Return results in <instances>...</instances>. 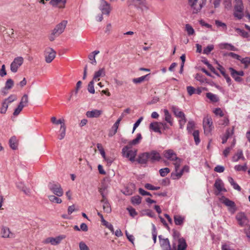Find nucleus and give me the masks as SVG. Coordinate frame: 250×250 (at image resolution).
<instances>
[{
  "mask_svg": "<svg viewBox=\"0 0 250 250\" xmlns=\"http://www.w3.org/2000/svg\"><path fill=\"white\" fill-rule=\"evenodd\" d=\"M164 156L173 162L175 169L179 168L182 163V159L177 156L176 154L172 149H168L164 151Z\"/></svg>",
  "mask_w": 250,
  "mask_h": 250,
  "instance_id": "obj_1",
  "label": "nucleus"
},
{
  "mask_svg": "<svg viewBox=\"0 0 250 250\" xmlns=\"http://www.w3.org/2000/svg\"><path fill=\"white\" fill-rule=\"evenodd\" d=\"M67 24V21L63 20L60 23L58 24L53 30H52L51 33L49 37V40L53 41L55 39L59 36L63 32Z\"/></svg>",
  "mask_w": 250,
  "mask_h": 250,
  "instance_id": "obj_2",
  "label": "nucleus"
},
{
  "mask_svg": "<svg viewBox=\"0 0 250 250\" xmlns=\"http://www.w3.org/2000/svg\"><path fill=\"white\" fill-rule=\"evenodd\" d=\"M234 3L233 16L237 19L241 20L244 16L243 0H234Z\"/></svg>",
  "mask_w": 250,
  "mask_h": 250,
  "instance_id": "obj_3",
  "label": "nucleus"
},
{
  "mask_svg": "<svg viewBox=\"0 0 250 250\" xmlns=\"http://www.w3.org/2000/svg\"><path fill=\"white\" fill-rule=\"evenodd\" d=\"M189 5L193 13H197L200 12L206 3L205 0H189Z\"/></svg>",
  "mask_w": 250,
  "mask_h": 250,
  "instance_id": "obj_4",
  "label": "nucleus"
},
{
  "mask_svg": "<svg viewBox=\"0 0 250 250\" xmlns=\"http://www.w3.org/2000/svg\"><path fill=\"white\" fill-rule=\"evenodd\" d=\"M48 188L55 195L60 197L63 195V191L60 184L55 183H49Z\"/></svg>",
  "mask_w": 250,
  "mask_h": 250,
  "instance_id": "obj_5",
  "label": "nucleus"
},
{
  "mask_svg": "<svg viewBox=\"0 0 250 250\" xmlns=\"http://www.w3.org/2000/svg\"><path fill=\"white\" fill-rule=\"evenodd\" d=\"M203 125L205 133L206 135L209 134L213 128L211 117L208 116L205 117L203 119Z\"/></svg>",
  "mask_w": 250,
  "mask_h": 250,
  "instance_id": "obj_6",
  "label": "nucleus"
},
{
  "mask_svg": "<svg viewBox=\"0 0 250 250\" xmlns=\"http://www.w3.org/2000/svg\"><path fill=\"white\" fill-rule=\"evenodd\" d=\"M44 55L45 62L50 63L55 59L56 52L52 48L47 47L44 50Z\"/></svg>",
  "mask_w": 250,
  "mask_h": 250,
  "instance_id": "obj_7",
  "label": "nucleus"
},
{
  "mask_svg": "<svg viewBox=\"0 0 250 250\" xmlns=\"http://www.w3.org/2000/svg\"><path fill=\"white\" fill-rule=\"evenodd\" d=\"M23 62V59L21 57L15 58L10 65V70L12 72L15 73L17 72L19 67H20Z\"/></svg>",
  "mask_w": 250,
  "mask_h": 250,
  "instance_id": "obj_8",
  "label": "nucleus"
},
{
  "mask_svg": "<svg viewBox=\"0 0 250 250\" xmlns=\"http://www.w3.org/2000/svg\"><path fill=\"white\" fill-rule=\"evenodd\" d=\"M236 219L238 224L243 227L247 225L249 223V219L244 212H239L236 216Z\"/></svg>",
  "mask_w": 250,
  "mask_h": 250,
  "instance_id": "obj_9",
  "label": "nucleus"
},
{
  "mask_svg": "<svg viewBox=\"0 0 250 250\" xmlns=\"http://www.w3.org/2000/svg\"><path fill=\"white\" fill-rule=\"evenodd\" d=\"M99 9L102 11L103 14L108 15L111 10V8L109 3L105 0H100V5Z\"/></svg>",
  "mask_w": 250,
  "mask_h": 250,
  "instance_id": "obj_10",
  "label": "nucleus"
},
{
  "mask_svg": "<svg viewBox=\"0 0 250 250\" xmlns=\"http://www.w3.org/2000/svg\"><path fill=\"white\" fill-rule=\"evenodd\" d=\"M65 238L64 235H60L55 238L48 237L44 240L43 243L45 244L50 243L52 245H56L59 244Z\"/></svg>",
  "mask_w": 250,
  "mask_h": 250,
  "instance_id": "obj_11",
  "label": "nucleus"
},
{
  "mask_svg": "<svg viewBox=\"0 0 250 250\" xmlns=\"http://www.w3.org/2000/svg\"><path fill=\"white\" fill-rule=\"evenodd\" d=\"M134 5L137 8L140 9L142 11H146L148 9V5L146 0H132Z\"/></svg>",
  "mask_w": 250,
  "mask_h": 250,
  "instance_id": "obj_12",
  "label": "nucleus"
},
{
  "mask_svg": "<svg viewBox=\"0 0 250 250\" xmlns=\"http://www.w3.org/2000/svg\"><path fill=\"white\" fill-rule=\"evenodd\" d=\"M102 110L95 109L91 111H87L86 112V116H87V117L89 118H98L102 114Z\"/></svg>",
  "mask_w": 250,
  "mask_h": 250,
  "instance_id": "obj_13",
  "label": "nucleus"
},
{
  "mask_svg": "<svg viewBox=\"0 0 250 250\" xmlns=\"http://www.w3.org/2000/svg\"><path fill=\"white\" fill-rule=\"evenodd\" d=\"M214 187L218 191V192L216 193V195H218L222 191L226 192L227 191L224 188V183L221 179H218L215 181Z\"/></svg>",
  "mask_w": 250,
  "mask_h": 250,
  "instance_id": "obj_14",
  "label": "nucleus"
},
{
  "mask_svg": "<svg viewBox=\"0 0 250 250\" xmlns=\"http://www.w3.org/2000/svg\"><path fill=\"white\" fill-rule=\"evenodd\" d=\"M189 167L187 166H185L183 168L179 171V168L175 169V173L172 174L174 179H179L183 174L184 171L188 172Z\"/></svg>",
  "mask_w": 250,
  "mask_h": 250,
  "instance_id": "obj_15",
  "label": "nucleus"
},
{
  "mask_svg": "<svg viewBox=\"0 0 250 250\" xmlns=\"http://www.w3.org/2000/svg\"><path fill=\"white\" fill-rule=\"evenodd\" d=\"M221 201L222 203L225 204L226 206L229 207L231 209H232L233 211L235 210V204L233 201L230 200L225 196H222L221 198Z\"/></svg>",
  "mask_w": 250,
  "mask_h": 250,
  "instance_id": "obj_16",
  "label": "nucleus"
},
{
  "mask_svg": "<svg viewBox=\"0 0 250 250\" xmlns=\"http://www.w3.org/2000/svg\"><path fill=\"white\" fill-rule=\"evenodd\" d=\"M103 204V208L104 212L109 213L111 212V208L107 199L104 198L101 200Z\"/></svg>",
  "mask_w": 250,
  "mask_h": 250,
  "instance_id": "obj_17",
  "label": "nucleus"
},
{
  "mask_svg": "<svg viewBox=\"0 0 250 250\" xmlns=\"http://www.w3.org/2000/svg\"><path fill=\"white\" fill-rule=\"evenodd\" d=\"M149 155L148 152L141 153L139 155L137 161L139 164H146L149 159Z\"/></svg>",
  "mask_w": 250,
  "mask_h": 250,
  "instance_id": "obj_18",
  "label": "nucleus"
},
{
  "mask_svg": "<svg viewBox=\"0 0 250 250\" xmlns=\"http://www.w3.org/2000/svg\"><path fill=\"white\" fill-rule=\"evenodd\" d=\"M1 236L3 238L14 237V234L10 231L8 228L2 227L1 230Z\"/></svg>",
  "mask_w": 250,
  "mask_h": 250,
  "instance_id": "obj_19",
  "label": "nucleus"
},
{
  "mask_svg": "<svg viewBox=\"0 0 250 250\" xmlns=\"http://www.w3.org/2000/svg\"><path fill=\"white\" fill-rule=\"evenodd\" d=\"M163 112L165 121L168 123L170 125H173V119L168 110L167 109H164Z\"/></svg>",
  "mask_w": 250,
  "mask_h": 250,
  "instance_id": "obj_20",
  "label": "nucleus"
},
{
  "mask_svg": "<svg viewBox=\"0 0 250 250\" xmlns=\"http://www.w3.org/2000/svg\"><path fill=\"white\" fill-rule=\"evenodd\" d=\"M105 75L104 68H102L100 69L98 71L95 72L93 80L97 82L100 81V77H104Z\"/></svg>",
  "mask_w": 250,
  "mask_h": 250,
  "instance_id": "obj_21",
  "label": "nucleus"
},
{
  "mask_svg": "<svg viewBox=\"0 0 250 250\" xmlns=\"http://www.w3.org/2000/svg\"><path fill=\"white\" fill-rule=\"evenodd\" d=\"M160 245L163 250H171L170 243L167 238L161 240L160 241Z\"/></svg>",
  "mask_w": 250,
  "mask_h": 250,
  "instance_id": "obj_22",
  "label": "nucleus"
},
{
  "mask_svg": "<svg viewBox=\"0 0 250 250\" xmlns=\"http://www.w3.org/2000/svg\"><path fill=\"white\" fill-rule=\"evenodd\" d=\"M65 3L66 0H51L50 1L52 6H58L59 8H63Z\"/></svg>",
  "mask_w": 250,
  "mask_h": 250,
  "instance_id": "obj_23",
  "label": "nucleus"
},
{
  "mask_svg": "<svg viewBox=\"0 0 250 250\" xmlns=\"http://www.w3.org/2000/svg\"><path fill=\"white\" fill-rule=\"evenodd\" d=\"M149 128L155 132L161 133L160 130V122H153L149 125Z\"/></svg>",
  "mask_w": 250,
  "mask_h": 250,
  "instance_id": "obj_24",
  "label": "nucleus"
},
{
  "mask_svg": "<svg viewBox=\"0 0 250 250\" xmlns=\"http://www.w3.org/2000/svg\"><path fill=\"white\" fill-rule=\"evenodd\" d=\"M219 47L220 49H227L231 51H237L238 49L237 48L234 47L231 44L228 43H222L219 44Z\"/></svg>",
  "mask_w": 250,
  "mask_h": 250,
  "instance_id": "obj_25",
  "label": "nucleus"
},
{
  "mask_svg": "<svg viewBox=\"0 0 250 250\" xmlns=\"http://www.w3.org/2000/svg\"><path fill=\"white\" fill-rule=\"evenodd\" d=\"M171 109L172 111L173 112L174 114L176 117H184V112L180 111L177 107L173 105L171 106Z\"/></svg>",
  "mask_w": 250,
  "mask_h": 250,
  "instance_id": "obj_26",
  "label": "nucleus"
},
{
  "mask_svg": "<svg viewBox=\"0 0 250 250\" xmlns=\"http://www.w3.org/2000/svg\"><path fill=\"white\" fill-rule=\"evenodd\" d=\"M136 155L137 150H130L126 153L125 158H128L131 162H134Z\"/></svg>",
  "mask_w": 250,
  "mask_h": 250,
  "instance_id": "obj_27",
  "label": "nucleus"
},
{
  "mask_svg": "<svg viewBox=\"0 0 250 250\" xmlns=\"http://www.w3.org/2000/svg\"><path fill=\"white\" fill-rule=\"evenodd\" d=\"M229 70L230 71L231 76L236 82H241L242 81V79L239 77L238 74H236V70L232 67H229Z\"/></svg>",
  "mask_w": 250,
  "mask_h": 250,
  "instance_id": "obj_28",
  "label": "nucleus"
},
{
  "mask_svg": "<svg viewBox=\"0 0 250 250\" xmlns=\"http://www.w3.org/2000/svg\"><path fill=\"white\" fill-rule=\"evenodd\" d=\"M206 97L212 103H216L219 100V98L217 95L211 92L207 93Z\"/></svg>",
  "mask_w": 250,
  "mask_h": 250,
  "instance_id": "obj_29",
  "label": "nucleus"
},
{
  "mask_svg": "<svg viewBox=\"0 0 250 250\" xmlns=\"http://www.w3.org/2000/svg\"><path fill=\"white\" fill-rule=\"evenodd\" d=\"M149 159L152 161H158L160 159V155L159 153L155 151H152L149 153Z\"/></svg>",
  "mask_w": 250,
  "mask_h": 250,
  "instance_id": "obj_30",
  "label": "nucleus"
},
{
  "mask_svg": "<svg viewBox=\"0 0 250 250\" xmlns=\"http://www.w3.org/2000/svg\"><path fill=\"white\" fill-rule=\"evenodd\" d=\"M187 247L186 241L183 238H180L178 240L177 250H186Z\"/></svg>",
  "mask_w": 250,
  "mask_h": 250,
  "instance_id": "obj_31",
  "label": "nucleus"
},
{
  "mask_svg": "<svg viewBox=\"0 0 250 250\" xmlns=\"http://www.w3.org/2000/svg\"><path fill=\"white\" fill-rule=\"evenodd\" d=\"M243 151L242 150H238L237 153L232 157V161L237 162L241 159H244Z\"/></svg>",
  "mask_w": 250,
  "mask_h": 250,
  "instance_id": "obj_32",
  "label": "nucleus"
},
{
  "mask_svg": "<svg viewBox=\"0 0 250 250\" xmlns=\"http://www.w3.org/2000/svg\"><path fill=\"white\" fill-rule=\"evenodd\" d=\"M51 122L52 123L55 125H65L64 123V120L63 119H60L59 120H57L55 117H52L51 118Z\"/></svg>",
  "mask_w": 250,
  "mask_h": 250,
  "instance_id": "obj_33",
  "label": "nucleus"
},
{
  "mask_svg": "<svg viewBox=\"0 0 250 250\" xmlns=\"http://www.w3.org/2000/svg\"><path fill=\"white\" fill-rule=\"evenodd\" d=\"M142 139V135L141 133H138L137 137L135 139L131 141L129 143V145L130 146H135L138 144Z\"/></svg>",
  "mask_w": 250,
  "mask_h": 250,
  "instance_id": "obj_34",
  "label": "nucleus"
},
{
  "mask_svg": "<svg viewBox=\"0 0 250 250\" xmlns=\"http://www.w3.org/2000/svg\"><path fill=\"white\" fill-rule=\"evenodd\" d=\"M131 202L133 205H138L141 203L142 197L139 195L133 196L131 198Z\"/></svg>",
  "mask_w": 250,
  "mask_h": 250,
  "instance_id": "obj_35",
  "label": "nucleus"
},
{
  "mask_svg": "<svg viewBox=\"0 0 250 250\" xmlns=\"http://www.w3.org/2000/svg\"><path fill=\"white\" fill-rule=\"evenodd\" d=\"M184 217L180 215H175L174 216V220L176 225H182L183 224Z\"/></svg>",
  "mask_w": 250,
  "mask_h": 250,
  "instance_id": "obj_36",
  "label": "nucleus"
},
{
  "mask_svg": "<svg viewBox=\"0 0 250 250\" xmlns=\"http://www.w3.org/2000/svg\"><path fill=\"white\" fill-rule=\"evenodd\" d=\"M9 145L10 147L13 149H16L17 147L16 138L14 136L11 137L9 140Z\"/></svg>",
  "mask_w": 250,
  "mask_h": 250,
  "instance_id": "obj_37",
  "label": "nucleus"
},
{
  "mask_svg": "<svg viewBox=\"0 0 250 250\" xmlns=\"http://www.w3.org/2000/svg\"><path fill=\"white\" fill-rule=\"evenodd\" d=\"M106 190V186L103 184L100 188H99V191L102 196V199L106 198V193L105 192Z\"/></svg>",
  "mask_w": 250,
  "mask_h": 250,
  "instance_id": "obj_38",
  "label": "nucleus"
},
{
  "mask_svg": "<svg viewBox=\"0 0 250 250\" xmlns=\"http://www.w3.org/2000/svg\"><path fill=\"white\" fill-rule=\"evenodd\" d=\"M28 103V97L27 94H24L21 99L19 105H21L23 107L26 106Z\"/></svg>",
  "mask_w": 250,
  "mask_h": 250,
  "instance_id": "obj_39",
  "label": "nucleus"
},
{
  "mask_svg": "<svg viewBox=\"0 0 250 250\" xmlns=\"http://www.w3.org/2000/svg\"><path fill=\"white\" fill-rule=\"evenodd\" d=\"M60 134L59 136V139L60 140L63 139L65 136L66 132V126L65 125H61L60 129Z\"/></svg>",
  "mask_w": 250,
  "mask_h": 250,
  "instance_id": "obj_40",
  "label": "nucleus"
},
{
  "mask_svg": "<svg viewBox=\"0 0 250 250\" xmlns=\"http://www.w3.org/2000/svg\"><path fill=\"white\" fill-rule=\"evenodd\" d=\"M48 198L49 201L51 202H54L57 204H60L62 203V200L61 199L54 196V195H49Z\"/></svg>",
  "mask_w": 250,
  "mask_h": 250,
  "instance_id": "obj_41",
  "label": "nucleus"
},
{
  "mask_svg": "<svg viewBox=\"0 0 250 250\" xmlns=\"http://www.w3.org/2000/svg\"><path fill=\"white\" fill-rule=\"evenodd\" d=\"M194 137V141L196 145H198L200 142L199 138V132L198 130H194L192 133Z\"/></svg>",
  "mask_w": 250,
  "mask_h": 250,
  "instance_id": "obj_42",
  "label": "nucleus"
},
{
  "mask_svg": "<svg viewBox=\"0 0 250 250\" xmlns=\"http://www.w3.org/2000/svg\"><path fill=\"white\" fill-rule=\"evenodd\" d=\"M241 62L245 65V68H247L249 65L250 64V57H246L244 58H242L241 57V60H240Z\"/></svg>",
  "mask_w": 250,
  "mask_h": 250,
  "instance_id": "obj_43",
  "label": "nucleus"
},
{
  "mask_svg": "<svg viewBox=\"0 0 250 250\" xmlns=\"http://www.w3.org/2000/svg\"><path fill=\"white\" fill-rule=\"evenodd\" d=\"M124 117V114L121 115V116L118 119L115 124L113 125L112 127V129H115L117 130L119 127V125L120 122L122 120V119Z\"/></svg>",
  "mask_w": 250,
  "mask_h": 250,
  "instance_id": "obj_44",
  "label": "nucleus"
},
{
  "mask_svg": "<svg viewBox=\"0 0 250 250\" xmlns=\"http://www.w3.org/2000/svg\"><path fill=\"white\" fill-rule=\"evenodd\" d=\"M8 103L4 101L2 104V107L0 109V112L1 114H5L8 107Z\"/></svg>",
  "mask_w": 250,
  "mask_h": 250,
  "instance_id": "obj_45",
  "label": "nucleus"
},
{
  "mask_svg": "<svg viewBox=\"0 0 250 250\" xmlns=\"http://www.w3.org/2000/svg\"><path fill=\"white\" fill-rule=\"evenodd\" d=\"M149 74H147L146 75L140 77L139 78H135L133 79V82L135 83H142L145 81L146 78L149 75Z\"/></svg>",
  "mask_w": 250,
  "mask_h": 250,
  "instance_id": "obj_46",
  "label": "nucleus"
},
{
  "mask_svg": "<svg viewBox=\"0 0 250 250\" xmlns=\"http://www.w3.org/2000/svg\"><path fill=\"white\" fill-rule=\"evenodd\" d=\"M94 81L93 80L91 81H90L88 83L87 87V90L88 92L91 94L95 93V89L94 87Z\"/></svg>",
  "mask_w": 250,
  "mask_h": 250,
  "instance_id": "obj_47",
  "label": "nucleus"
},
{
  "mask_svg": "<svg viewBox=\"0 0 250 250\" xmlns=\"http://www.w3.org/2000/svg\"><path fill=\"white\" fill-rule=\"evenodd\" d=\"M229 123V120L228 117H224L223 119H220L218 121V124L220 125L226 126Z\"/></svg>",
  "mask_w": 250,
  "mask_h": 250,
  "instance_id": "obj_48",
  "label": "nucleus"
},
{
  "mask_svg": "<svg viewBox=\"0 0 250 250\" xmlns=\"http://www.w3.org/2000/svg\"><path fill=\"white\" fill-rule=\"evenodd\" d=\"M235 30L237 32L238 34H239L243 38H247L249 37L248 33L243 30L237 28H236Z\"/></svg>",
  "mask_w": 250,
  "mask_h": 250,
  "instance_id": "obj_49",
  "label": "nucleus"
},
{
  "mask_svg": "<svg viewBox=\"0 0 250 250\" xmlns=\"http://www.w3.org/2000/svg\"><path fill=\"white\" fill-rule=\"evenodd\" d=\"M214 49V46L212 44L208 45L203 50V53L206 55L209 54L210 52Z\"/></svg>",
  "mask_w": 250,
  "mask_h": 250,
  "instance_id": "obj_50",
  "label": "nucleus"
},
{
  "mask_svg": "<svg viewBox=\"0 0 250 250\" xmlns=\"http://www.w3.org/2000/svg\"><path fill=\"white\" fill-rule=\"evenodd\" d=\"M186 30L188 32V35H192L194 34V30L192 26L189 24L186 25Z\"/></svg>",
  "mask_w": 250,
  "mask_h": 250,
  "instance_id": "obj_51",
  "label": "nucleus"
},
{
  "mask_svg": "<svg viewBox=\"0 0 250 250\" xmlns=\"http://www.w3.org/2000/svg\"><path fill=\"white\" fill-rule=\"evenodd\" d=\"M234 169L236 171H246V170L247 169V165H246V164L245 165H243V166L242 165H236L234 167Z\"/></svg>",
  "mask_w": 250,
  "mask_h": 250,
  "instance_id": "obj_52",
  "label": "nucleus"
},
{
  "mask_svg": "<svg viewBox=\"0 0 250 250\" xmlns=\"http://www.w3.org/2000/svg\"><path fill=\"white\" fill-rule=\"evenodd\" d=\"M223 5L226 9L227 10H230L232 7L231 0H224Z\"/></svg>",
  "mask_w": 250,
  "mask_h": 250,
  "instance_id": "obj_53",
  "label": "nucleus"
},
{
  "mask_svg": "<svg viewBox=\"0 0 250 250\" xmlns=\"http://www.w3.org/2000/svg\"><path fill=\"white\" fill-rule=\"evenodd\" d=\"M169 172L170 170L167 167L161 168L159 170L160 174L162 177L166 176Z\"/></svg>",
  "mask_w": 250,
  "mask_h": 250,
  "instance_id": "obj_54",
  "label": "nucleus"
},
{
  "mask_svg": "<svg viewBox=\"0 0 250 250\" xmlns=\"http://www.w3.org/2000/svg\"><path fill=\"white\" fill-rule=\"evenodd\" d=\"M215 25L218 27H221L223 29H227V25L225 23H224L219 20H216L215 21Z\"/></svg>",
  "mask_w": 250,
  "mask_h": 250,
  "instance_id": "obj_55",
  "label": "nucleus"
},
{
  "mask_svg": "<svg viewBox=\"0 0 250 250\" xmlns=\"http://www.w3.org/2000/svg\"><path fill=\"white\" fill-rule=\"evenodd\" d=\"M13 85H14L13 81L11 79H9L6 82L5 86L4 88L7 89H10L12 87Z\"/></svg>",
  "mask_w": 250,
  "mask_h": 250,
  "instance_id": "obj_56",
  "label": "nucleus"
},
{
  "mask_svg": "<svg viewBox=\"0 0 250 250\" xmlns=\"http://www.w3.org/2000/svg\"><path fill=\"white\" fill-rule=\"evenodd\" d=\"M145 188L149 190H156L160 188L159 187H154L150 184H146L145 186Z\"/></svg>",
  "mask_w": 250,
  "mask_h": 250,
  "instance_id": "obj_57",
  "label": "nucleus"
},
{
  "mask_svg": "<svg viewBox=\"0 0 250 250\" xmlns=\"http://www.w3.org/2000/svg\"><path fill=\"white\" fill-rule=\"evenodd\" d=\"M100 53L99 51L95 50L90 54H89L88 58L90 61H92L95 59V56L96 55Z\"/></svg>",
  "mask_w": 250,
  "mask_h": 250,
  "instance_id": "obj_58",
  "label": "nucleus"
},
{
  "mask_svg": "<svg viewBox=\"0 0 250 250\" xmlns=\"http://www.w3.org/2000/svg\"><path fill=\"white\" fill-rule=\"evenodd\" d=\"M17 99V97L15 95H11L8 98L4 100L5 102H6L9 104Z\"/></svg>",
  "mask_w": 250,
  "mask_h": 250,
  "instance_id": "obj_59",
  "label": "nucleus"
},
{
  "mask_svg": "<svg viewBox=\"0 0 250 250\" xmlns=\"http://www.w3.org/2000/svg\"><path fill=\"white\" fill-rule=\"evenodd\" d=\"M23 108V106H22L21 105L19 104L18 107L15 109L14 113H13V115L14 116L18 115L20 114V113L21 112V111L22 110Z\"/></svg>",
  "mask_w": 250,
  "mask_h": 250,
  "instance_id": "obj_60",
  "label": "nucleus"
},
{
  "mask_svg": "<svg viewBox=\"0 0 250 250\" xmlns=\"http://www.w3.org/2000/svg\"><path fill=\"white\" fill-rule=\"evenodd\" d=\"M194 126V123L192 121H190L188 122L187 125V130L189 132H191L192 129L193 128Z\"/></svg>",
  "mask_w": 250,
  "mask_h": 250,
  "instance_id": "obj_61",
  "label": "nucleus"
},
{
  "mask_svg": "<svg viewBox=\"0 0 250 250\" xmlns=\"http://www.w3.org/2000/svg\"><path fill=\"white\" fill-rule=\"evenodd\" d=\"M187 90L188 94L189 96H191L192 94H193L194 93H195V89L191 86H187Z\"/></svg>",
  "mask_w": 250,
  "mask_h": 250,
  "instance_id": "obj_62",
  "label": "nucleus"
},
{
  "mask_svg": "<svg viewBox=\"0 0 250 250\" xmlns=\"http://www.w3.org/2000/svg\"><path fill=\"white\" fill-rule=\"evenodd\" d=\"M80 250H89L88 247L83 242H81L79 243Z\"/></svg>",
  "mask_w": 250,
  "mask_h": 250,
  "instance_id": "obj_63",
  "label": "nucleus"
},
{
  "mask_svg": "<svg viewBox=\"0 0 250 250\" xmlns=\"http://www.w3.org/2000/svg\"><path fill=\"white\" fill-rule=\"evenodd\" d=\"M244 232L248 238L250 240V225H249L244 229Z\"/></svg>",
  "mask_w": 250,
  "mask_h": 250,
  "instance_id": "obj_64",
  "label": "nucleus"
}]
</instances>
